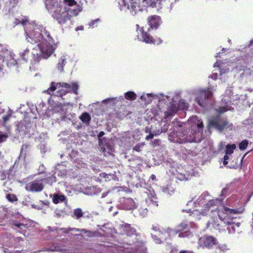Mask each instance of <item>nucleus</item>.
Segmentation results:
<instances>
[{
	"label": "nucleus",
	"instance_id": "f257e3e1",
	"mask_svg": "<svg viewBox=\"0 0 253 253\" xmlns=\"http://www.w3.org/2000/svg\"><path fill=\"white\" fill-rule=\"evenodd\" d=\"M26 33L28 42L32 44H37L43 58H47L53 53L55 49L56 42L44 28L35 26Z\"/></svg>",
	"mask_w": 253,
	"mask_h": 253
},
{
	"label": "nucleus",
	"instance_id": "f03ea898",
	"mask_svg": "<svg viewBox=\"0 0 253 253\" xmlns=\"http://www.w3.org/2000/svg\"><path fill=\"white\" fill-rule=\"evenodd\" d=\"M242 211L240 209H230L225 206H223V208L218 211V217L224 224L228 226L227 229L229 233L235 232V227H239L240 225V223H235L232 221L233 218L231 217V215L241 213Z\"/></svg>",
	"mask_w": 253,
	"mask_h": 253
},
{
	"label": "nucleus",
	"instance_id": "7ed1b4c3",
	"mask_svg": "<svg viewBox=\"0 0 253 253\" xmlns=\"http://www.w3.org/2000/svg\"><path fill=\"white\" fill-rule=\"evenodd\" d=\"M69 10L67 6L57 5L52 12L51 16L58 24L63 25L71 20L72 15L69 14Z\"/></svg>",
	"mask_w": 253,
	"mask_h": 253
},
{
	"label": "nucleus",
	"instance_id": "20e7f679",
	"mask_svg": "<svg viewBox=\"0 0 253 253\" xmlns=\"http://www.w3.org/2000/svg\"><path fill=\"white\" fill-rule=\"evenodd\" d=\"M59 88H65V90L70 93L71 91L75 94H78V90L79 89V85L77 83L72 82L71 84L66 83H57L51 82L50 87L46 90L45 92L52 95L53 92L57 89Z\"/></svg>",
	"mask_w": 253,
	"mask_h": 253
},
{
	"label": "nucleus",
	"instance_id": "39448f33",
	"mask_svg": "<svg viewBox=\"0 0 253 253\" xmlns=\"http://www.w3.org/2000/svg\"><path fill=\"white\" fill-rule=\"evenodd\" d=\"M219 200L218 199L211 200L205 203V198L203 196H200L195 202V207H201V209H196L195 210L199 211L202 214L205 215L209 211L212 206H216Z\"/></svg>",
	"mask_w": 253,
	"mask_h": 253
},
{
	"label": "nucleus",
	"instance_id": "423d86ee",
	"mask_svg": "<svg viewBox=\"0 0 253 253\" xmlns=\"http://www.w3.org/2000/svg\"><path fill=\"white\" fill-rule=\"evenodd\" d=\"M229 122L226 118L221 117V115H217L212 117L209 121L208 126L221 131L228 126Z\"/></svg>",
	"mask_w": 253,
	"mask_h": 253
},
{
	"label": "nucleus",
	"instance_id": "0eeeda50",
	"mask_svg": "<svg viewBox=\"0 0 253 253\" xmlns=\"http://www.w3.org/2000/svg\"><path fill=\"white\" fill-rule=\"evenodd\" d=\"M212 96V91L210 88L201 89L197 93L196 100L200 106L204 107Z\"/></svg>",
	"mask_w": 253,
	"mask_h": 253
},
{
	"label": "nucleus",
	"instance_id": "6e6552de",
	"mask_svg": "<svg viewBox=\"0 0 253 253\" xmlns=\"http://www.w3.org/2000/svg\"><path fill=\"white\" fill-rule=\"evenodd\" d=\"M199 246L203 248L211 249L218 244L217 239L211 236H203L198 240Z\"/></svg>",
	"mask_w": 253,
	"mask_h": 253
},
{
	"label": "nucleus",
	"instance_id": "1a4fd4ad",
	"mask_svg": "<svg viewBox=\"0 0 253 253\" xmlns=\"http://www.w3.org/2000/svg\"><path fill=\"white\" fill-rule=\"evenodd\" d=\"M44 188L42 179H36L26 184L25 189L27 191L33 193L41 192Z\"/></svg>",
	"mask_w": 253,
	"mask_h": 253
},
{
	"label": "nucleus",
	"instance_id": "9d476101",
	"mask_svg": "<svg viewBox=\"0 0 253 253\" xmlns=\"http://www.w3.org/2000/svg\"><path fill=\"white\" fill-rule=\"evenodd\" d=\"M174 232L178 234L179 238L189 237L192 235L189 229V225L186 222H182L177 225L174 230Z\"/></svg>",
	"mask_w": 253,
	"mask_h": 253
},
{
	"label": "nucleus",
	"instance_id": "9b49d317",
	"mask_svg": "<svg viewBox=\"0 0 253 253\" xmlns=\"http://www.w3.org/2000/svg\"><path fill=\"white\" fill-rule=\"evenodd\" d=\"M139 32L143 42L146 43L159 44L162 42V41L160 38L158 40H155L147 31L145 30L143 27L140 28Z\"/></svg>",
	"mask_w": 253,
	"mask_h": 253
},
{
	"label": "nucleus",
	"instance_id": "f8f14e48",
	"mask_svg": "<svg viewBox=\"0 0 253 253\" xmlns=\"http://www.w3.org/2000/svg\"><path fill=\"white\" fill-rule=\"evenodd\" d=\"M169 139L170 141L174 143H178L180 144L190 142L192 140L190 138H181L178 136V131H173L169 135Z\"/></svg>",
	"mask_w": 253,
	"mask_h": 253
},
{
	"label": "nucleus",
	"instance_id": "ddd939ff",
	"mask_svg": "<svg viewBox=\"0 0 253 253\" xmlns=\"http://www.w3.org/2000/svg\"><path fill=\"white\" fill-rule=\"evenodd\" d=\"M18 128L20 131L23 132L25 134L30 133L32 129L31 122L25 118L18 124Z\"/></svg>",
	"mask_w": 253,
	"mask_h": 253
},
{
	"label": "nucleus",
	"instance_id": "4468645a",
	"mask_svg": "<svg viewBox=\"0 0 253 253\" xmlns=\"http://www.w3.org/2000/svg\"><path fill=\"white\" fill-rule=\"evenodd\" d=\"M147 22L150 28L157 29L162 23L160 16L154 15L147 18Z\"/></svg>",
	"mask_w": 253,
	"mask_h": 253
},
{
	"label": "nucleus",
	"instance_id": "2eb2a0df",
	"mask_svg": "<svg viewBox=\"0 0 253 253\" xmlns=\"http://www.w3.org/2000/svg\"><path fill=\"white\" fill-rule=\"evenodd\" d=\"M196 133L197 131L196 130H189L188 131H187V130H184L183 131H178V136L179 137H181L183 138H190H190H191L192 140L190 142H192L193 141H195Z\"/></svg>",
	"mask_w": 253,
	"mask_h": 253
},
{
	"label": "nucleus",
	"instance_id": "dca6fc26",
	"mask_svg": "<svg viewBox=\"0 0 253 253\" xmlns=\"http://www.w3.org/2000/svg\"><path fill=\"white\" fill-rule=\"evenodd\" d=\"M178 109L176 104L172 103L169 106L167 111L165 112L164 119L167 120L171 118L177 112Z\"/></svg>",
	"mask_w": 253,
	"mask_h": 253
},
{
	"label": "nucleus",
	"instance_id": "f3484780",
	"mask_svg": "<svg viewBox=\"0 0 253 253\" xmlns=\"http://www.w3.org/2000/svg\"><path fill=\"white\" fill-rule=\"evenodd\" d=\"M123 207L126 210H131L136 208V205L132 198H128L124 199Z\"/></svg>",
	"mask_w": 253,
	"mask_h": 253
},
{
	"label": "nucleus",
	"instance_id": "a211bd4d",
	"mask_svg": "<svg viewBox=\"0 0 253 253\" xmlns=\"http://www.w3.org/2000/svg\"><path fill=\"white\" fill-rule=\"evenodd\" d=\"M81 234H84L87 237H100L101 234L97 231H91L90 230H86L84 229H80L79 231Z\"/></svg>",
	"mask_w": 253,
	"mask_h": 253
},
{
	"label": "nucleus",
	"instance_id": "6ab92c4d",
	"mask_svg": "<svg viewBox=\"0 0 253 253\" xmlns=\"http://www.w3.org/2000/svg\"><path fill=\"white\" fill-rule=\"evenodd\" d=\"M66 63V58L65 56H62L59 59L57 64V69L61 73L64 71V67Z\"/></svg>",
	"mask_w": 253,
	"mask_h": 253
},
{
	"label": "nucleus",
	"instance_id": "aec40b11",
	"mask_svg": "<svg viewBox=\"0 0 253 253\" xmlns=\"http://www.w3.org/2000/svg\"><path fill=\"white\" fill-rule=\"evenodd\" d=\"M66 197L64 195H59L58 194H54L52 198V202L54 204H57L59 202H62L65 200Z\"/></svg>",
	"mask_w": 253,
	"mask_h": 253
},
{
	"label": "nucleus",
	"instance_id": "412c9836",
	"mask_svg": "<svg viewBox=\"0 0 253 253\" xmlns=\"http://www.w3.org/2000/svg\"><path fill=\"white\" fill-rule=\"evenodd\" d=\"M124 230L125 233L127 236H131L135 234L136 230L132 228L129 224H126L124 226Z\"/></svg>",
	"mask_w": 253,
	"mask_h": 253
},
{
	"label": "nucleus",
	"instance_id": "4be33fe9",
	"mask_svg": "<svg viewBox=\"0 0 253 253\" xmlns=\"http://www.w3.org/2000/svg\"><path fill=\"white\" fill-rule=\"evenodd\" d=\"M80 119L86 125H89L91 121V117L89 114L87 112L83 113L80 117Z\"/></svg>",
	"mask_w": 253,
	"mask_h": 253
},
{
	"label": "nucleus",
	"instance_id": "5701e85b",
	"mask_svg": "<svg viewBox=\"0 0 253 253\" xmlns=\"http://www.w3.org/2000/svg\"><path fill=\"white\" fill-rule=\"evenodd\" d=\"M42 179L46 184L50 186H52L53 183L56 182V177L54 174H52Z\"/></svg>",
	"mask_w": 253,
	"mask_h": 253
},
{
	"label": "nucleus",
	"instance_id": "b1692460",
	"mask_svg": "<svg viewBox=\"0 0 253 253\" xmlns=\"http://www.w3.org/2000/svg\"><path fill=\"white\" fill-rule=\"evenodd\" d=\"M125 97L126 99L133 101L136 99L137 96L135 92L129 91L125 93Z\"/></svg>",
	"mask_w": 253,
	"mask_h": 253
},
{
	"label": "nucleus",
	"instance_id": "393cba45",
	"mask_svg": "<svg viewBox=\"0 0 253 253\" xmlns=\"http://www.w3.org/2000/svg\"><path fill=\"white\" fill-rule=\"evenodd\" d=\"M236 148L235 144L230 145L227 144L226 146L225 153L226 154H231L233 153L234 150Z\"/></svg>",
	"mask_w": 253,
	"mask_h": 253
},
{
	"label": "nucleus",
	"instance_id": "a878e982",
	"mask_svg": "<svg viewBox=\"0 0 253 253\" xmlns=\"http://www.w3.org/2000/svg\"><path fill=\"white\" fill-rule=\"evenodd\" d=\"M121 9H129V4L126 2V0H119L118 2Z\"/></svg>",
	"mask_w": 253,
	"mask_h": 253
},
{
	"label": "nucleus",
	"instance_id": "bb28decb",
	"mask_svg": "<svg viewBox=\"0 0 253 253\" xmlns=\"http://www.w3.org/2000/svg\"><path fill=\"white\" fill-rule=\"evenodd\" d=\"M73 213L77 219H80L83 216L84 214L82 209L80 208L75 209Z\"/></svg>",
	"mask_w": 253,
	"mask_h": 253
},
{
	"label": "nucleus",
	"instance_id": "cd10ccee",
	"mask_svg": "<svg viewBox=\"0 0 253 253\" xmlns=\"http://www.w3.org/2000/svg\"><path fill=\"white\" fill-rule=\"evenodd\" d=\"M178 110H185L188 108V104L185 103L183 100H180L178 103V106L177 107Z\"/></svg>",
	"mask_w": 253,
	"mask_h": 253
},
{
	"label": "nucleus",
	"instance_id": "c85d7f7f",
	"mask_svg": "<svg viewBox=\"0 0 253 253\" xmlns=\"http://www.w3.org/2000/svg\"><path fill=\"white\" fill-rule=\"evenodd\" d=\"M69 10V14L72 15V16H76L78 15L79 12L81 11V7L78 5L77 7H76L74 9H72L71 8L68 7Z\"/></svg>",
	"mask_w": 253,
	"mask_h": 253
},
{
	"label": "nucleus",
	"instance_id": "c756f323",
	"mask_svg": "<svg viewBox=\"0 0 253 253\" xmlns=\"http://www.w3.org/2000/svg\"><path fill=\"white\" fill-rule=\"evenodd\" d=\"M59 230L62 231L63 233L68 234L71 231H79V229L76 228H71V227L62 228H60L59 229Z\"/></svg>",
	"mask_w": 253,
	"mask_h": 253
},
{
	"label": "nucleus",
	"instance_id": "7c9ffc66",
	"mask_svg": "<svg viewBox=\"0 0 253 253\" xmlns=\"http://www.w3.org/2000/svg\"><path fill=\"white\" fill-rule=\"evenodd\" d=\"M7 200L11 202H14L18 201V198L15 195L13 194H8L6 196Z\"/></svg>",
	"mask_w": 253,
	"mask_h": 253
},
{
	"label": "nucleus",
	"instance_id": "2f4dec72",
	"mask_svg": "<svg viewBox=\"0 0 253 253\" xmlns=\"http://www.w3.org/2000/svg\"><path fill=\"white\" fill-rule=\"evenodd\" d=\"M12 225H14V226L20 229H22L24 228H25L26 226V224L21 223L20 222L16 221V220H14L13 221Z\"/></svg>",
	"mask_w": 253,
	"mask_h": 253
},
{
	"label": "nucleus",
	"instance_id": "473e14b6",
	"mask_svg": "<svg viewBox=\"0 0 253 253\" xmlns=\"http://www.w3.org/2000/svg\"><path fill=\"white\" fill-rule=\"evenodd\" d=\"M248 145V141L247 140H242L239 144V148L240 150L245 149Z\"/></svg>",
	"mask_w": 253,
	"mask_h": 253
},
{
	"label": "nucleus",
	"instance_id": "72a5a7b5",
	"mask_svg": "<svg viewBox=\"0 0 253 253\" xmlns=\"http://www.w3.org/2000/svg\"><path fill=\"white\" fill-rule=\"evenodd\" d=\"M57 96L60 97L61 98L63 97V96L68 93V91L65 90V89L61 88L59 89L57 92Z\"/></svg>",
	"mask_w": 253,
	"mask_h": 253
},
{
	"label": "nucleus",
	"instance_id": "f704fd0d",
	"mask_svg": "<svg viewBox=\"0 0 253 253\" xmlns=\"http://www.w3.org/2000/svg\"><path fill=\"white\" fill-rule=\"evenodd\" d=\"M228 111V109L225 106H222L221 107H219V108L216 109V111L218 113L217 115H221V114L224 113V112Z\"/></svg>",
	"mask_w": 253,
	"mask_h": 253
},
{
	"label": "nucleus",
	"instance_id": "c9c22d12",
	"mask_svg": "<svg viewBox=\"0 0 253 253\" xmlns=\"http://www.w3.org/2000/svg\"><path fill=\"white\" fill-rule=\"evenodd\" d=\"M169 124L166 122H164V125L161 126V132H167L169 128Z\"/></svg>",
	"mask_w": 253,
	"mask_h": 253
},
{
	"label": "nucleus",
	"instance_id": "e433bc0d",
	"mask_svg": "<svg viewBox=\"0 0 253 253\" xmlns=\"http://www.w3.org/2000/svg\"><path fill=\"white\" fill-rule=\"evenodd\" d=\"M157 198L156 197H149L148 199L147 202L150 201L152 202L153 205L154 206L157 207L158 206V202L157 201Z\"/></svg>",
	"mask_w": 253,
	"mask_h": 253
},
{
	"label": "nucleus",
	"instance_id": "4c0bfd02",
	"mask_svg": "<svg viewBox=\"0 0 253 253\" xmlns=\"http://www.w3.org/2000/svg\"><path fill=\"white\" fill-rule=\"evenodd\" d=\"M209 224H211L212 225V227L214 228H215L216 230H220L221 229L220 228V224L218 223V222L217 221H214L212 223H209Z\"/></svg>",
	"mask_w": 253,
	"mask_h": 253
},
{
	"label": "nucleus",
	"instance_id": "58836bf2",
	"mask_svg": "<svg viewBox=\"0 0 253 253\" xmlns=\"http://www.w3.org/2000/svg\"><path fill=\"white\" fill-rule=\"evenodd\" d=\"M64 2L68 3V5L72 6L77 4V2L75 0H64Z\"/></svg>",
	"mask_w": 253,
	"mask_h": 253
},
{
	"label": "nucleus",
	"instance_id": "ea45409f",
	"mask_svg": "<svg viewBox=\"0 0 253 253\" xmlns=\"http://www.w3.org/2000/svg\"><path fill=\"white\" fill-rule=\"evenodd\" d=\"M11 116V114L10 113L7 114L5 116L2 117V120L4 124H6V122L9 120Z\"/></svg>",
	"mask_w": 253,
	"mask_h": 253
},
{
	"label": "nucleus",
	"instance_id": "a19ab883",
	"mask_svg": "<svg viewBox=\"0 0 253 253\" xmlns=\"http://www.w3.org/2000/svg\"><path fill=\"white\" fill-rule=\"evenodd\" d=\"M28 147L29 146L27 144H23L22 145L20 149V156L22 155V154L24 151H26L28 149Z\"/></svg>",
	"mask_w": 253,
	"mask_h": 253
},
{
	"label": "nucleus",
	"instance_id": "79ce46f5",
	"mask_svg": "<svg viewBox=\"0 0 253 253\" xmlns=\"http://www.w3.org/2000/svg\"><path fill=\"white\" fill-rule=\"evenodd\" d=\"M7 138L6 135L4 134H0V143L5 141Z\"/></svg>",
	"mask_w": 253,
	"mask_h": 253
},
{
	"label": "nucleus",
	"instance_id": "37998d69",
	"mask_svg": "<svg viewBox=\"0 0 253 253\" xmlns=\"http://www.w3.org/2000/svg\"><path fill=\"white\" fill-rule=\"evenodd\" d=\"M10 62L7 63L8 66L11 67V66H13L15 65L16 61L15 59H14L13 58H11V59H10Z\"/></svg>",
	"mask_w": 253,
	"mask_h": 253
},
{
	"label": "nucleus",
	"instance_id": "c03bdc74",
	"mask_svg": "<svg viewBox=\"0 0 253 253\" xmlns=\"http://www.w3.org/2000/svg\"><path fill=\"white\" fill-rule=\"evenodd\" d=\"M178 179L180 180H187V178L186 177L185 175L181 173L178 175Z\"/></svg>",
	"mask_w": 253,
	"mask_h": 253
},
{
	"label": "nucleus",
	"instance_id": "a18cd8bd",
	"mask_svg": "<svg viewBox=\"0 0 253 253\" xmlns=\"http://www.w3.org/2000/svg\"><path fill=\"white\" fill-rule=\"evenodd\" d=\"M160 139H155L152 142V144L154 146H158L160 145Z\"/></svg>",
	"mask_w": 253,
	"mask_h": 253
},
{
	"label": "nucleus",
	"instance_id": "49530a36",
	"mask_svg": "<svg viewBox=\"0 0 253 253\" xmlns=\"http://www.w3.org/2000/svg\"><path fill=\"white\" fill-rule=\"evenodd\" d=\"M154 134L151 133V132H150L149 135H148L147 136H146V138H145V139L147 140H149L151 139H152L153 137H154Z\"/></svg>",
	"mask_w": 253,
	"mask_h": 253
},
{
	"label": "nucleus",
	"instance_id": "de8ad7c7",
	"mask_svg": "<svg viewBox=\"0 0 253 253\" xmlns=\"http://www.w3.org/2000/svg\"><path fill=\"white\" fill-rule=\"evenodd\" d=\"M133 150L135 151H137V152H140V146L139 144H137L136 145L134 148H133Z\"/></svg>",
	"mask_w": 253,
	"mask_h": 253
},
{
	"label": "nucleus",
	"instance_id": "09e8293b",
	"mask_svg": "<svg viewBox=\"0 0 253 253\" xmlns=\"http://www.w3.org/2000/svg\"><path fill=\"white\" fill-rule=\"evenodd\" d=\"M217 77H218V74L217 73H213L211 76V78L214 80H217Z\"/></svg>",
	"mask_w": 253,
	"mask_h": 253
},
{
	"label": "nucleus",
	"instance_id": "8fccbe9b",
	"mask_svg": "<svg viewBox=\"0 0 253 253\" xmlns=\"http://www.w3.org/2000/svg\"><path fill=\"white\" fill-rule=\"evenodd\" d=\"M98 21V19L97 20H92V21H91L89 24V25L90 27L91 26H92L94 24H95L97 21Z\"/></svg>",
	"mask_w": 253,
	"mask_h": 253
},
{
	"label": "nucleus",
	"instance_id": "3c124183",
	"mask_svg": "<svg viewBox=\"0 0 253 253\" xmlns=\"http://www.w3.org/2000/svg\"><path fill=\"white\" fill-rule=\"evenodd\" d=\"M173 124L175 123L177 124L179 127H181V125L180 124V123L178 121L177 119H174V120L172 122Z\"/></svg>",
	"mask_w": 253,
	"mask_h": 253
},
{
	"label": "nucleus",
	"instance_id": "603ef678",
	"mask_svg": "<svg viewBox=\"0 0 253 253\" xmlns=\"http://www.w3.org/2000/svg\"><path fill=\"white\" fill-rule=\"evenodd\" d=\"M197 126L199 128H202L204 127V125L202 122L197 124Z\"/></svg>",
	"mask_w": 253,
	"mask_h": 253
},
{
	"label": "nucleus",
	"instance_id": "864d4df0",
	"mask_svg": "<svg viewBox=\"0 0 253 253\" xmlns=\"http://www.w3.org/2000/svg\"><path fill=\"white\" fill-rule=\"evenodd\" d=\"M1 179L2 180H4L5 179H6V174H5L4 172H2L1 174Z\"/></svg>",
	"mask_w": 253,
	"mask_h": 253
},
{
	"label": "nucleus",
	"instance_id": "5fc2aeb1",
	"mask_svg": "<svg viewBox=\"0 0 253 253\" xmlns=\"http://www.w3.org/2000/svg\"><path fill=\"white\" fill-rule=\"evenodd\" d=\"M84 30V27L83 26H78L76 28V30L79 31V30Z\"/></svg>",
	"mask_w": 253,
	"mask_h": 253
},
{
	"label": "nucleus",
	"instance_id": "6e6d98bb",
	"mask_svg": "<svg viewBox=\"0 0 253 253\" xmlns=\"http://www.w3.org/2000/svg\"><path fill=\"white\" fill-rule=\"evenodd\" d=\"M214 67H220V64L218 62H216L213 64Z\"/></svg>",
	"mask_w": 253,
	"mask_h": 253
},
{
	"label": "nucleus",
	"instance_id": "4d7b16f0",
	"mask_svg": "<svg viewBox=\"0 0 253 253\" xmlns=\"http://www.w3.org/2000/svg\"><path fill=\"white\" fill-rule=\"evenodd\" d=\"M141 210L143 211L144 215L145 214H147V210L146 209H139L140 212H141L140 211Z\"/></svg>",
	"mask_w": 253,
	"mask_h": 253
},
{
	"label": "nucleus",
	"instance_id": "13d9d810",
	"mask_svg": "<svg viewBox=\"0 0 253 253\" xmlns=\"http://www.w3.org/2000/svg\"><path fill=\"white\" fill-rule=\"evenodd\" d=\"M28 21L27 19H22L21 23L22 24V25H25Z\"/></svg>",
	"mask_w": 253,
	"mask_h": 253
},
{
	"label": "nucleus",
	"instance_id": "bf43d9fd",
	"mask_svg": "<svg viewBox=\"0 0 253 253\" xmlns=\"http://www.w3.org/2000/svg\"><path fill=\"white\" fill-rule=\"evenodd\" d=\"M143 2H145L146 4H150V2L151 0H142Z\"/></svg>",
	"mask_w": 253,
	"mask_h": 253
},
{
	"label": "nucleus",
	"instance_id": "052dcab7",
	"mask_svg": "<svg viewBox=\"0 0 253 253\" xmlns=\"http://www.w3.org/2000/svg\"><path fill=\"white\" fill-rule=\"evenodd\" d=\"M104 134V132L103 131H100L98 134V137H100L102 136Z\"/></svg>",
	"mask_w": 253,
	"mask_h": 253
},
{
	"label": "nucleus",
	"instance_id": "680f3d73",
	"mask_svg": "<svg viewBox=\"0 0 253 253\" xmlns=\"http://www.w3.org/2000/svg\"><path fill=\"white\" fill-rule=\"evenodd\" d=\"M227 154L224 155L223 160H228L229 159V157L227 155Z\"/></svg>",
	"mask_w": 253,
	"mask_h": 253
},
{
	"label": "nucleus",
	"instance_id": "e2e57ef3",
	"mask_svg": "<svg viewBox=\"0 0 253 253\" xmlns=\"http://www.w3.org/2000/svg\"><path fill=\"white\" fill-rule=\"evenodd\" d=\"M223 164L224 165L226 166L228 164V162H227V160H223Z\"/></svg>",
	"mask_w": 253,
	"mask_h": 253
},
{
	"label": "nucleus",
	"instance_id": "0e129e2a",
	"mask_svg": "<svg viewBox=\"0 0 253 253\" xmlns=\"http://www.w3.org/2000/svg\"><path fill=\"white\" fill-rule=\"evenodd\" d=\"M179 253H188V252L187 251L183 250L180 251Z\"/></svg>",
	"mask_w": 253,
	"mask_h": 253
},
{
	"label": "nucleus",
	"instance_id": "69168bd1",
	"mask_svg": "<svg viewBox=\"0 0 253 253\" xmlns=\"http://www.w3.org/2000/svg\"><path fill=\"white\" fill-rule=\"evenodd\" d=\"M28 53H29V50H24V52H23V54L24 55H25V54H28Z\"/></svg>",
	"mask_w": 253,
	"mask_h": 253
},
{
	"label": "nucleus",
	"instance_id": "338daca9",
	"mask_svg": "<svg viewBox=\"0 0 253 253\" xmlns=\"http://www.w3.org/2000/svg\"><path fill=\"white\" fill-rule=\"evenodd\" d=\"M226 191V189H223L222 190V191H221V194H223L224 192H225Z\"/></svg>",
	"mask_w": 253,
	"mask_h": 253
},
{
	"label": "nucleus",
	"instance_id": "774afa93",
	"mask_svg": "<svg viewBox=\"0 0 253 253\" xmlns=\"http://www.w3.org/2000/svg\"><path fill=\"white\" fill-rule=\"evenodd\" d=\"M3 70V66L0 65V72H1Z\"/></svg>",
	"mask_w": 253,
	"mask_h": 253
}]
</instances>
